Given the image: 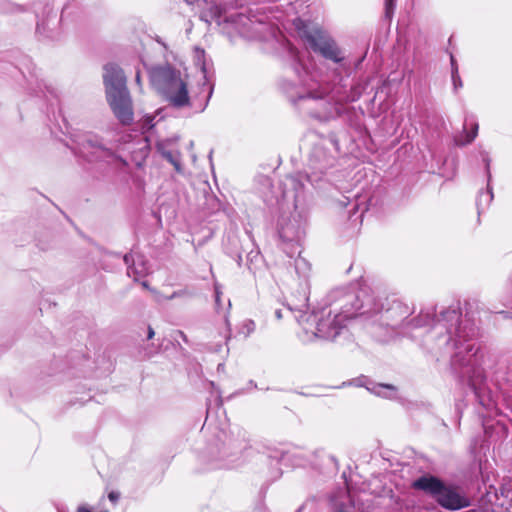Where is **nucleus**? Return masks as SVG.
Here are the masks:
<instances>
[{"instance_id":"nucleus-1","label":"nucleus","mask_w":512,"mask_h":512,"mask_svg":"<svg viewBox=\"0 0 512 512\" xmlns=\"http://www.w3.org/2000/svg\"><path fill=\"white\" fill-rule=\"evenodd\" d=\"M344 298L345 303L339 313L333 314L330 310L322 309L311 313L301 312L296 317L303 328L304 341L333 340L340 334L345 322L356 315L357 311L363 309L361 314H372L381 310L374 297L365 291L360 294L347 293Z\"/></svg>"},{"instance_id":"nucleus-14","label":"nucleus","mask_w":512,"mask_h":512,"mask_svg":"<svg viewBox=\"0 0 512 512\" xmlns=\"http://www.w3.org/2000/svg\"><path fill=\"white\" fill-rule=\"evenodd\" d=\"M451 67H452V81L454 89L457 90L462 87V81L458 74V66L454 57L451 55Z\"/></svg>"},{"instance_id":"nucleus-16","label":"nucleus","mask_w":512,"mask_h":512,"mask_svg":"<svg viewBox=\"0 0 512 512\" xmlns=\"http://www.w3.org/2000/svg\"><path fill=\"white\" fill-rule=\"evenodd\" d=\"M162 154L175 167L177 171L181 170L179 160L175 158L171 152L163 151Z\"/></svg>"},{"instance_id":"nucleus-17","label":"nucleus","mask_w":512,"mask_h":512,"mask_svg":"<svg viewBox=\"0 0 512 512\" xmlns=\"http://www.w3.org/2000/svg\"><path fill=\"white\" fill-rule=\"evenodd\" d=\"M153 120H154V116H152V115L144 116V118L142 120L143 121L142 128L147 129V130L153 128L154 127Z\"/></svg>"},{"instance_id":"nucleus-6","label":"nucleus","mask_w":512,"mask_h":512,"mask_svg":"<svg viewBox=\"0 0 512 512\" xmlns=\"http://www.w3.org/2000/svg\"><path fill=\"white\" fill-rule=\"evenodd\" d=\"M78 150L81 156L88 161L107 160L113 157L112 151L105 147L100 140L93 135L85 136L79 142Z\"/></svg>"},{"instance_id":"nucleus-9","label":"nucleus","mask_w":512,"mask_h":512,"mask_svg":"<svg viewBox=\"0 0 512 512\" xmlns=\"http://www.w3.org/2000/svg\"><path fill=\"white\" fill-rule=\"evenodd\" d=\"M124 261L126 264L132 261V265L127 268V274L135 281L149 272V267L140 255L127 254L124 256Z\"/></svg>"},{"instance_id":"nucleus-25","label":"nucleus","mask_w":512,"mask_h":512,"mask_svg":"<svg viewBox=\"0 0 512 512\" xmlns=\"http://www.w3.org/2000/svg\"><path fill=\"white\" fill-rule=\"evenodd\" d=\"M135 80H136V83L139 85V87H141V76H140V72L139 71L136 72ZM141 89L142 88H140V90Z\"/></svg>"},{"instance_id":"nucleus-20","label":"nucleus","mask_w":512,"mask_h":512,"mask_svg":"<svg viewBox=\"0 0 512 512\" xmlns=\"http://www.w3.org/2000/svg\"><path fill=\"white\" fill-rule=\"evenodd\" d=\"M225 321H226L227 328H226V333H225L224 339H225V343H227L228 340L231 338V329H230L228 320L226 319Z\"/></svg>"},{"instance_id":"nucleus-3","label":"nucleus","mask_w":512,"mask_h":512,"mask_svg":"<svg viewBox=\"0 0 512 512\" xmlns=\"http://www.w3.org/2000/svg\"><path fill=\"white\" fill-rule=\"evenodd\" d=\"M150 79L153 86L171 105L178 108L189 105L187 79L182 77L179 71L170 66L155 67L150 72Z\"/></svg>"},{"instance_id":"nucleus-24","label":"nucleus","mask_w":512,"mask_h":512,"mask_svg":"<svg viewBox=\"0 0 512 512\" xmlns=\"http://www.w3.org/2000/svg\"><path fill=\"white\" fill-rule=\"evenodd\" d=\"M108 498L115 503L119 499V493L112 491L109 493Z\"/></svg>"},{"instance_id":"nucleus-12","label":"nucleus","mask_w":512,"mask_h":512,"mask_svg":"<svg viewBox=\"0 0 512 512\" xmlns=\"http://www.w3.org/2000/svg\"><path fill=\"white\" fill-rule=\"evenodd\" d=\"M298 233H299L298 227H296L293 224L292 225H290V224H287V225L281 224L280 225L279 234L283 239H285L287 241H292L295 238H297Z\"/></svg>"},{"instance_id":"nucleus-8","label":"nucleus","mask_w":512,"mask_h":512,"mask_svg":"<svg viewBox=\"0 0 512 512\" xmlns=\"http://www.w3.org/2000/svg\"><path fill=\"white\" fill-rule=\"evenodd\" d=\"M106 98L114 115L122 124L128 125L133 121L134 113L129 92Z\"/></svg>"},{"instance_id":"nucleus-28","label":"nucleus","mask_w":512,"mask_h":512,"mask_svg":"<svg viewBox=\"0 0 512 512\" xmlns=\"http://www.w3.org/2000/svg\"><path fill=\"white\" fill-rule=\"evenodd\" d=\"M178 295H179V293L174 292L171 296L167 297V299H173V298L177 297Z\"/></svg>"},{"instance_id":"nucleus-10","label":"nucleus","mask_w":512,"mask_h":512,"mask_svg":"<svg viewBox=\"0 0 512 512\" xmlns=\"http://www.w3.org/2000/svg\"><path fill=\"white\" fill-rule=\"evenodd\" d=\"M368 390L377 396L389 399L394 398L397 391L395 386L389 384H374Z\"/></svg>"},{"instance_id":"nucleus-5","label":"nucleus","mask_w":512,"mask_h":512,"mask_svg":"<svg viewBox=\"0 0 512 512\" xmlns=\"http://www.w3.org/2000/svg\"><path fill=\"white\" fill-rule=\"evenodd\" d=\"M299 33L314 52L321 54L324 58L334 63H341L344 60L342 50L325 31L316 27L304 26L300 29Z\"/></svg>"},{"instance_id":"nucleus-30","label":"nucleus","mask_w":512,"mask_h":512,"mask_svg":"<svg viewBox=\"0 0 512 512\" xmlns=\"http://www.w3.org/2000/svg\"><path fill=\"white\" fill-rule=\"evenodd\" d=\"M306 300H307V299H306V297H304V298H303V304H302V306H305V305H306V304H305Z\"/></svg>"},{"instance_id":"nucleus-29","label":"nucleus","mask_w":512,"mask_h":512,"mask_svg":"<svg viewBox=\"0 0 512 512\" xmlns=\"http://www.w3.org/2000/svg\"><path fill=\"white\" fill-rule=\"evenodd\" d=\"M142 286H143V287H145V288H147V287H148L147 282H145V281H144V282H142Z\"/></svg>"},{"instance_id":"nucleus-11","label":"nucleus","mask_w":512,"mask_h":512,"mask_svg":"<svg viewBox=\"0 0 512 512\" xmlns=\"http://www.w3.org/2000/svg\"><path fill=\"white\" fill-rule=\"evenodd\" d=\"M478 128H479V126H478V123H476V122L472 124L471 132H468L466 127L464 126L463 132L461 133V135L455 137L456 145L465 146V145H468L471 142H473V140L476 138V136L478 134Z\"/></svg>"},{"instance_id":"nucleus-7","label":"nucleus","mask_w":512,"mask_h":512,"mask_svg":"<svg viewBox=\"0 0 512 512\" xmlns=\"http://www.w3.org/2000/svg\"><path fill=\"white\" fill-rule=\"evenodd\" d=\"M103 80L106 97L129 92L126 86V77L121 68L108 64L104 68Z\"/></svg>"},{"instance_id":"nucleus-26","label":"nucleus","mask_w":512,"mask_h":512,"mask_svg":"<svg viewBox=\"0 0 512 512\" xmlns=\"http://www.w3.org/2000/svg\"><path fill=\"white\" fill-rule=\"evenodd\" d=\"M154 334H155V333H154L153 328L149 326V327H148V334H147V338H148V339H152V338L154 337Z\"/></svg>"},{"instance_id":"nucleus-21","label":"nucleus","mask_w":512,"mask_h":512,"mask_svg":"<svg viewBox=\"0 0 512 512\" xmlns=\"http://www.w3.org/2000/svg\"><path fill=\"white\" fill-rule=\"evenodd\" d=\"M220 299H221V292L219 290V287L215 286V302H216L217 306L220 305Z\"/></svg>"},{"instance_id":"nucleus-19","label":"nucleus","mask_w":512,"mask_h":512,"mask_svg":"<svg viewBox=\"0 0 512 512\" xmlns=\"http://www.w3.org/2000/svg\"><path fill=\"white\" fill-rule=\"evenodd\" d=\"M432 320V317L429 313H425V314H421L419 320L417 321V326L419 325H422V324H429L430 321Z\"/></svg>"},{"instance_id":"nucleus-13","label":"nucleus","mask_w":512,"mask_h":512,"mask_svg":"<svg viewBox=\"0 0 512 512\" xmlns=\"http://www.w3.org/2000/svg\"><path fill=\"white\" fill-rule=\"evenodd\" d=\"M294 265H295V270H296V273L306 279L307 276H308V273L310 271V264L309 262L303 258L301 255H299L295 261H294Z\"/></svg>"},{"instance_id":"nucleus-27","label":"nucleus","mask_w":512,"mask_h":512,"mask_svg":"<svg viewBox=\"0 0 512 512\" xmlns=\"http://www.w3.org/2000/svg\"><path fill=\"white\" fill-rule=\"evenodd\" d=\"M275 316L277 319H281L282 318V311L281 310H276L275 311Z\"/></svg>"},{"instance_id":"nucleus-2","label":"nucleus","mask_w":512,"mask_h":512,"mask_svg":"<svg viewBox=\"0 0 512 512\" xmlns=\"http://www.w3.org/2000/svg\"><path fill=\"white\" fill-rule=\"evenodd\" d=\"M432 329L435 334L445 332L447 334L445 343H453L457 350L452 357L453 364L464 366L472 362L477 349H475L474 343H470V341L476 336V329L468 319H462L458 310L448 309L443 311Z\"/></svg>"},{"instance_id":"nucleus-22","label":"nucleus","mask_w":512,"mask_h":512,"mask_svg":"<svg viewBox=\"0 0 512 512\" xmlns=\"http://www.w3.org/2000/svg\"><path fill=\"white\" fill-rule=\"evenodd\" d=\"M386 13L389 14L394 6V0H385Z\"/></svg>"},{"instance_id":"nucleus-4","label":"nucleus","mask_w":512,"mask_h":512,"mask_svg":"<svg viewBox=\"0 0 512 512\" xmlns=\"http://www.w3.org/2000/svg\"><path fill=\"white\" fill-rule=\"evenodd\" d=\"M413 487L430 494L444 508L459 510L469 505L468 499L453 485H447L434 476H422L413 482Z\"/></svg>"},{"instance_id":"nucleus-15","label":"nucleus","mask_w":512,"mask_h":512,"mask_svg":"<svg viewBox=\"0 0 512 512\" xmlns=\"http://www.w3.org/2000/svg\"><path fill=\"white\" fill-rule=\"evenodd\" d=\"M484 162L486 164V169H487V173H488V182H489L491 179V174L489 171L490 160L487 157H484ZM483 198H485V201L487 204H489L493 199V193H492V190L489 185H488L487 192L485 194L481 195L480 200H482Z\"/></svg>"},{"instance_id":"nucleus-23","label":"nucleus","mask_w":512,"mask_h":512,"mask_svg":"<svg viewBox=\"0 0 512 512\" xmlns=\"http://www.w3.org/2000/svg\"><path fill=\"white\" fill-rule=\"evenodd\" d=\"M322 97H323V94H322V93H321V94H319V93H317V92H309V93L307 94V98H309V99H310V98H311V99H318V98H322Z\"/></svg>"},{"instance_id":"nucleus-18","label":"nucleus","mask_w":512,"mask_h":512,"mask_svg":"<svg viewBox=\"0 0 512 512\" xmlns=\"http://www.w3.org/2000/svg\"><path fill=\"white\" fill-rule=\"evenodd\" d=\"M243 329H246V332H243L245 336H248L255 329V324L251 320H247L243 323Z\"/></svg>"}]
</instances>
